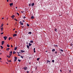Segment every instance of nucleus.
Masks as SVG:
<instances>
[{"instance_id": "f257e3e1", "label": "nucleus", "mask_w": 73, "mask_h": 73, "mask_svg": "<svg viewBox=\"0 0 73 73\" xmlns=\"http://www.w3.org/2000/svg\"><path fill=\"white\" fill-rule=\"evenodd\" d=\"M15 59L14 60V62H15V61H16V60H17V57H14Z\"/></svg>"}, {"instance_id": "f03ea898", "label": "nucleus", "mask_w": 73, "mask_h": 73, "mask_svg": "<svg viewBox=\"0 0 73 73\" xmlns=\"http://www.w3.org/2000/svg\"><path fill=\"white\" fill-rule=\"evenodd\" d=\"M19 23L21 25H24V24H23V23H21V21H20Z\"/></svg>"}, {"instance_id": "7ed1b4c3", "label": "nucleus", "mask_w": 73, "mask_h": 73, "mask_svg": "<svg viewBox=\"0 0 73 73\" xmlns=\"http://www.w3.org/2000/svg\"><path fill=\"white\" fill-rule=\"evenodd\" d=\"M7 36H4L3 37V38H4V40H7Z\"/></svg>"}, {"instance_id": "20e7f679", "label": "nucleus", "mask_w": 73, "mask_h": 73, "mask_svg": "<svg viewBox=\"0 0 73 73\" xmlns=\"http://www.w3.org/2000/svg\"><path fill=\"white\" fill-rule=\"evenodd\" d=\"M13 37H15V36H17V34H15L13 35Z\"/></svg>"}, {"instance_id": "39448f33", "label": "nucleus", "mask_w": 73, "mask_h": 73, "mask_svg": "<svg viewBox=\"0 0 73 73\" xmlns=\"http://www.w3.org/2000/svg\"><path fill=\"white\" fill-rule=\"evenodd\" d=\"M47 63H48V64H50V62L48 60H47Z\"/></svg>"}, {"instance_id": "423d86ee", "label": "nucleus", "mask_w": 73, "mask_h": 73, "mask_svg": "<svg viewBox=\"0 0 73 73\" xmlns=\"http://www.w3.org/2000/svg\"><path fill=\"white\" fill-rule=\"evenodd\" d=\"M23 69L24 70H26V69H27V67H24Z\"/></svg>"}, {"instance_id": "0eeeda50", "label": "nucleus", "mask_w": 73, "mask_h": 73, "mask_svg": "<svg viewBox=\"0 0 73 73\" xmlns=\"http://www.w3.org/2000/svg\"><path fill=\"white\" fill-rule=\"evenodd\" d=\"M4 41H2L1 45H3V44H4Z\"/></svg>"}, {"instance_id": "6e6552de", "label": "nucleus", "mask_w": 73, "mask_h": 73, "mask_svg": "<svg viewBox=\"0 0 73 73\" xmlns=\"http://www.w3.org/2000/svg\"><path fill=\"white\" fill-rule=\"evenodd\" d=\"M9 5H10V7H11V5H12V6L13 5V3H10Z\"/></svg>"}, {"instance_id": "1a4fd4ad", "label": "nucleus", "mask_w": 73, "mask_h": 73, "mask_svg": "<svg viewBox=\"0 0 73 73\" xmlns=\"http://www.w3.org/2000/svg\"><path fill=\"white\" fill-rule=\"evenodd\" d=\"M34 5H35V3H33L31 4V6L33 7V6H34Z\"/></svg>"}, {"instance_id": "9d476101", "label": "nucleus", "mask_w": 73, "mask_h": 73, "mask_svg": "<svg viewBox=\"0 0 73 73\" xmlns=\"http://www.w3.org/2000/svg\"><path fill=\"white\" fill-rule=\"evenodd\" d=\"M21 52H22V53H23L24 52H25V51L23 50H21Z\"/></svg>"}, {"instance_id": "9b49d317", "label": "nucleus", "mask_w": 73, "mask_h": 73, "mask_svg": "<svg viewBox=\"0 0 73 73\" xmlns=\"http://www.w3.org/2000/svg\"><path fill=\"white\" fill-rule=\"evenodd\" d=\"M3 27L1 28V32H2V31H3Z\"/></svg>"}, {"instance_id": "f8f14e48", "label": "nucleus", "mask_w": 73, "mask_h": 73, "mask_svg": "<svg viewBox=\"0 0 73 73\" xmlns=\"http://www.w3.org/2000/svg\"><path fill=\"white\" fill-rule=\"evenodd\" d=\"M17 47H15L14 49L15 50H17Z\"/></svg>"}, {"instance_id": "ddd939ff", "label": "nucleus", "mask_w": 73, "mask_h": 73, "mask_svg": "<svg viewBox=\"0 0 73 73\" xmlns=\"http://www.w3.org/2000/svg\"><path fill=\"white\" fill-rule=\"evenodd\" d=\"M29 46H31L32 45V44L30 43H29Z\"/></svg>"}, {"instance_id": "4468645a", "label": "nucleus", "mask_w": 73, "mask_h": 73, "mask_svg": "<svg viewBox=\"0 0 73 73\" xmlns=\"http://www.w3.org/2000/svg\"><path fill=\"white\" fill-rule=\"evenodd\" d=\"M28 34L29 35H31V34H32V33L31 32H29Z\"/></svg>"}, {"instance_id": "2eb2a0df", "label": "nucleus", "mask_w": 73, "mask_h": 73, "mask_svg": "<svg viewBox=\"0 0 73 73\" xmlns=\"http://www.w3.org/2000/svg\"><path fill=\"white\" fill-rule=\"evenodd\" d=\"M52 52H54L55 51V49H53L52 50Z\"/></svg>"}, {"instance_id": "dca6fc26", "label": "nucleus", "mask_w": 73, "mask_h": 73, "mask_svg": "<svg viewBox=\"0 0 73 73\" xmlns=\"http://www.w3.org/2000/svg\"><path fill=\"white\" fill-rule=\"evenodd\" d=\"M3 24H2L1 25V28H3Z\"/></svg>"}, {"instance_id": "f3484780", "label": "nucleus", "mask_w": 73, "mask_h": 73, "mask_svg": "<svg viewBox=\"0 0 73 73\" xmlns=\"http://www.w3.org/2000/svg\"><path fill=\"white\" fill-rule=\"evenodd\" d=\"M9 49H10V48H8L6 49V50L8 51V50H9Z\"/></svg>"}, {"instance_id": "a211bd4d", "label": "nucleus", "mask_w": 73, "mask_h": 73, "mask_svg": "<svg viewBox=\"0 0 73 73\" xmlns=\"http://www.w3.org/2000/svg\"><path fill=\"white\" fill-rule=\"evenodd\" d=\"M29 7H31V3H29Z\"/></svg>"}, {"instance_id": "6ab92c4d", "label": "nucleus", "mask_w": 73, "mask_h": 73, "mask_svg": "<svg viewBox=\"0 0 73 73\" xmlns=\"http://www.w3.org/2000/svg\"><path fill=\"white\" fill-rule=\"evenodd\" d=\"M30 42L31 43H33V40H32L30 41Z\"/></svg>"}, {"instance_id": "aec40b11", "label": "nucleus", "mask_w": 73, "mask_h": 73, "mask_svg": "<svg viewBox=\"0 0 73 73\" xmlns=\"http://www.w3.org/2000/svg\"><path fill=\"white\" fill-rule=\"evenodd\" d=\"M31 19H34V17H33V16H32L31 17Z\"/></svg>"}, {"instance_id": "412c9836", "label": "nucleus", "mask_w": 73, "mask_h": 73, "mask_svg": "<svg viewBox=\"0 0 73 73\" xmlns=\"http://www.w3.org/2000/svg\"><path fill=\"white\" fill-rule=\"evenodd\" d=\"M27 48H28V49H29V46L27 45Z\"/></svg>"}, {"instance_id": "4be33fe9", "label": "nucleus", "mask_w": 73, "mask_h": 73, "mask_svg": "<svg viewBox=\"0 0 73 73\" xmlns=\"http://www.w3.org/2000/svg\"><path fill=\"white\" fill-rule=\"evenodd\" d=\"M12 18H13V17H15V16L14 15H13L11 17Z\"/></svg>"}, {"instance_id": "5701e85b", "label": "nucleus", "mask_w": 73, "mask_h": 73, "mask_svg": "<svg viewBox=\"0 0 73 73\" xmlns=\"http://www.w3.org/2000/svg\"><path fill=\"white\" fill-rule=\"evenodd\" d=\"M26 24L27 25V27H29V25L28 23H27Z\"/></svg>"}, {"instance_id": "b1692460", "label": "nucleus", "mask_w": 73, "mask_h": 73, "mask_svg": "<svg viewBox=\"0 0 73 73\" xmlns=\"http://www.w3.org/2000/svg\"><path fill=\"white\" fill-rule=\"evenodd\" d=\"M1 47V49H2L3 48V46H0Z\"/></svg>"}, {"instance_id": "393cba45", "label": "nucleus", "mask_w": 73, "mask_h": 73, "mask_svg": "<svg viewBox=\"0 0 73 73\" xmlns=\"http://www.w3.org/2000/svg\"><path fill=\"white\" fill-rule=\"evenodd\" d=\"M39 59H40V58H38L37 59V61H38Z\"/></svg>"}, {"instance_id": "a878e982", "label": "nucleus", "mask_w": 73, "mask_h": 73, "mask_svg": "<svg viewBox=\"0 0 73 73\" xmlns=\"http://www.w3.org/2000/svg\"><path fill=\"white\" fill-rule=\"evenodd\" d=\"M18 61H19V62H20V61H21V60H19V59H18Z\"/></svg>"}, {"instance_id": "bb28decb", "label": "nucleus", "mask_w": 73, "mask_h": 73, "mask_svg": "<svg viewBox=\"0 0 73 73\" xmlns=\"http://www.w3.org/2000/svg\"><path fill=\"white\" fill-rule=\"evenodd\" d=\"M7 47H9V44H7Z\"/></svg>"}, {"instance_id": "cd10ccee", "label": "nucleus", "mask_w": 73, "mask_h": 73, "mask_svg": "<svg viewBox=\"0 0 73 73\" xmlns=\"http://www.w3.org/2000/svg\"><path fill=\"white\" fill-rule=\"evenodd\" d=\"M60 51H61V52H63V50H62V49H60Z\"/></svg>"}, {"instance_id": "c85d7f7f", "label": "nucleus", "mask_w": 73, "mask_h": 73, "mask_svg": "<svg viewBox=\"0 0 73 73\" xmlns=\"http://www.w3.org/2000/svg\"><path fill=\"white\" fill-rule=\"evenodd\" d=\"M57 29L56 28L55 29V31L56 32H57Z\"/></svg>"}, {"instance_id": "c756f323", "label": "nucleus", "mask_w": 73, "mask_h": 73, "mask_svg": "<svg viewBox=\"0 0 73 73\" xmlns=\"http://www.w3.org/2000/svg\"><path fill=\"white\" fill-rule=\"evenodd\" d=\"M15 53H16V52H15V51H14L13 52V54H15Z\"/></svg>"}, {"instance_id": "7c9ffc66", "label": "nucleus", "mask_w": 73, "mask_h": 73, "mask_svg": "<svg viewBox=\"0 0 73 73\" xmlns=\"http://www.w3.org/2000/svg\"><path fill=\"white\" fill-rule=\"evenodd\" d=\"M23 18L24 19H25V18H26V17H25V16H24L23 17Z\"/></svg>"}, {"instance_id": "2f4dec72", "label": "nucleus", "mask_w": 73, "mask_h": 73, "mask_svg": "<svg viewBox=\"0 0 73 73\" xmlns=\"http://www.w3.org/2000/svg\"><path fill=\"white\" fill-rule=\"evenodd\" d=\"M21 58H24V56H21Z\"/></svg>"}, {"instance_id": "473e14b6", "label": "nucleus", "mask_w": 73, "mask_h": 73, "mask_svg": "<svg viewBox=\"0 0 73 73\" xmlns=\"http://www.w3.org/2000/svg\"><path fill=\"white\" fill-rule=\"evenodd\" d=\"M52 62H54V60H52Z\"/></svg>"}, {"instance_id": "72a5a7b5", "label": "nucleus", "mask_w": 73, "mask_h": 73, "mask_svg": "<svg viewBox=\"0 0 73 73\" xmlns=\"http://www.w3.org/2000/svg\"><path fill=\"white\" fill-rule=\"evenodd\" d=\"M70 46H73V44L72 43L70 44Z\"/></svg>"}, {"instance_id": "f704fd0d", "label": "nucleus", "mask_w": 73, "mask_h": 73, "mask_svg": "<svg viewBox=\"0 0 73 73\" xmlns=\"http://www.w3.org/2000/svg\"><path fill=\"white\" fill-rule=\"evenodd\" d=\"M8 60V62H11L12 61H11V60H9V61H8V60Z\"/></svg>"}, {"instance_id": "c9c22d12", "label": "nucleus", "mask_w": 73, "mask_h": 73, "mask_svg": "<svg viewBox=\"0 0 73 73\" xmlns=\"http://www.w3.org/2000/svg\"><path fill=\"white\" fill-rule=\"evenodd\" d=\"M17 15H18V16H19V13H17Z\"/></svg>"}, {"instance_id": "e433bc0d", "label": "nucleus", "mask_w": 73, "mask_h": 73, "mask_svg": "<svg viewBox=\"0 0 73 73\" xmlns=\"http://www.w3.org/2000/svg\"><path fill=\"white\" fill-rule=\"evenodd\" d=\"M10 53H11V54H12V51H11V52H10Z\"/></svg>"}, {"instance_id": "4c0bfd02", "label": "nucleus", "mask_w": 73, "mask_h": 73, "mask_svg": "<svg viewBox=\"0 0 73 73\" xmlns=\"http://www.w3.org/2000/svg\"><path fill=\"white\" fill-rule=\"evenodd\" d=\"M11 38V37H9V40H10Z\"/></svg>"}, {"instance_id": "58836bf2", "label": "nucleus", "mask_w": 73, "mask_h": 73, "mask_svg": "<svg viewBox=\"0 0 73 73\" xmlns=\"http://www.w3.org/2000/svg\"><path fill=\"white\" fill-rule=\"evenodd\" d=\"M55 54H57V51L55 52Z\"/></svg>"}, {"instance_id": "ea45409f", "label": "nucleus", "mask_w": 73, "mask_h": 73, "mask_svg": "<svg viewBox=\"0 0 73 73\" xmlns=\"http://www.w3.org/2000/svg\"><path fill=\"white\" fill-rule=\"evenodd\" d=\"M54 46H57V47H58V46H57V45H54Z\"/></svg>"}, {"instance_id": "a19ab883", "label": "nucleus", "mask_w": 73, "mask_h": 73, "mask_svg": "<svg viewBox=\"0 0 73 73\" xmlns=\"http://www.w3.org/2000/svg\"><path fill=\"white\" fill-rule=\"evenodd\" d=\"M35 49H36V48H34V49H33L34 51V50H35Z\"/></svg>"}, {"instance_id": "79ce46f5", "label": "nucleus", "mask_w": 73, "mask_h": 73, "mask_svg": "<svg viewBox=\"0 0 73 73\" xmlns=\"http://www.w3.org/2000/svg\"><path fill=\"white\" fill-rule=\"evenodd\" d=\"M34 53H36V51L35 50L34 51Z\"/></svg>"}, {"instance_id": "37998d69", "label": "nucleus", "mask_w": 73, "mask_h": 73, "mask_svg": "<svg viewBox=\"0 0 73 73\" xmlns=\"http://www.w3.org/2000/svg\"><path fill=\"white\" fill-rule=\"evenodd\" d=\"M27 73H29V71H27Z\"/></svg>"}, {"instance_id": "c03bdc74", "label": "nucleus", "mask_w": 73, "mask_h": 73, "mask_svg": "<svg viewBox=\"0 0 73 73\" xmlns=\"http://www.w3.org/2000/svg\"><path fill=\"white\" fill-rule=\"evenodd\" d=\"M15 21H18L17 19H15Z\"/></svg>"}, {"instance_id": "a18cd8bd", "label": "nucleus", "mask_w": 73, "mask_h": 73, "mask_svg": "<svg viewBox=\"0 0 73 73\" xmlns=\"http://www.w3.org/2000/svg\"><path fill=\"white\" fill-rule=\"evenodd\" d=\"M3 33H1V35H3Z\"/></svg>"}, {"instance_id": "49530a36", "label": "nucleus", "mask_w": 73, "mask_h": 73, "mask_svg": "<svg viewBox=\"0 0 73 73\" xmlns=\"http://www.w3.org/2000/svg\"><path fill=\"white\" fill-rule=\"evenodd\" d=\"M45 52H46V53H47V52H48V51H47V50H46L45 51Z\"/></svg>"}, {"instance_id": "de8ad7c7", "label": "nucleus", "mask_w": 73, "mask_h": 73, "mask_svg": "<svg viewBox=\"0 0 73 73\" xmlns=\"http://www.w3.org/2000/svg\"><path fill=\"white\" fill-rule=\"evenodd\" d=\"M11 47H13V46H12V45H11Z\"/></svg>"}, {"instance_id": "09e8293b", "label": "nucleus", "mask_w": 73, "mask_h": 73, "mask_svg": "<svg viewBox=\"0 0 73 73\" xmlns=\"http://www.w3.org/2000/svg\"><path fill=\"white\" fill-rule=\"evenodd\" d=\"M71 72V70H69V73H70Z\"/></svg>"}, {"instance_id": "8fccbe9b", "label": "nucleus", "mask_w": 73, "mask_h": 73, "mask_svg": "<svg viewBox=\"0 0 73 73\" xmlns=\"http://www.w3.org/2000/svg\"><path fill=\"white\" fill-rule=\"evenodd\" d=\"M17 53H18V54H19V53H20V52H17Z\"/></svg>"}, {"instance_id": "3c124183", "label": "nucleus", "mask_w": 73, "mask_h": 73, "mask_svg": "<svg viewBox=\"0 0 73 73\" xmlns=\"http://www.w3.org/2000/svg\"><path fill=\"white\" fill-rule=\"evenodd\" d=\"M7 2H8L9 1V0H7Z\"/></svg>"}, {"instance_id": "603ef678", "label": "nucleus", "mask_w": 73, "mask_h": 73, "mask_svg": "<svg viewBox=\"0 0 73 73\" xmlns=\"http://www.w3.org/2000/svg\"><path fill=\"white\" fill-rule=\"evenodd\" d=\"M10 57H11V56H8V58H10Z\"/></svg>"}, {"instance_id": "864d4df0", "label": "nucleus", "mask_w": 73, "mask_h": 73, "mask_svg": "<svg viewBox=\"0 0 73 73\" xmlns=\"http://www.w3.org/2000/svg\"><path fill=\"white\" fill-rule=\"evenodd\" d=\"M18 56H20V55H19V54H18Z\"/></svg>"}, {"instance_id": "5fc2aeb1", "label": "nucleus", "mask_w": 73, "mask_h": 73, "mask_svg": "<svg viewBox=\"0 0 73 73\" xmlns=\"http://www.w3.org/2000/svg\"><path fill=\"white\" fill-rule=\"evenodd\" d=\"M23 22H25V21H24V20H23Z\"/></svg>"}, {"instance_id": "6e6d98bb", "label": "nucleus", "mask_w": 73, "mask_h": 73, "mask_svg": "<svg viewBox=\"0 0 73 73\" xmlns=\"http://www.w3.org/2000/svg\"><path fill=\"white\" fill-rule=\"evenodd\" d=\"M2 19H4V17H3V18H2Z\"/></svg>"}, {"instance_id": "4d7b16f0", "label": "nucleus", "mask_w": 73, "mask_h": 73, "mask_svg": "<svg viewBox=\"0 0 73 73\" xmlns=\"http://www.w3.org/2000/svg\"><path fill=\"white\" fill-rule=\"evenodd\" d=\"M60 72H62V71L61 70H60Z\"/></svg>"}, {"instance_id": "13d9d810", "label": "nucleus", "mask_w": 73, "mask_h": 73, "mask_svg": "<svg viewBox=\"0 0 73 73\" xmlns=\"http://www.w3.org/2000/svg\"><path fill=\"white\" fill-rule=\"evenodd\" d=\"M13 31H15V29H13Z\"/></svg>"}, {"instance_id": "bf43d9fd", "label": "nucleus", "mask_w": 73, "mask_h": 73, "mask_svg": "<svg viewBox=\"0 0 73 73\" xmlns=\"http://www.w3.org/2000/svg\"><path fill=\"white\" fill-rule=\"evenodd\" d=\"M16 19L15 18L14 19V20H16Z\"/></svg>"}, {"instance_id": "052dcab7", "label": "nucleus", "mask_w": 73, "mask_h": 73, "mask_svg": "<svg viewBox=\"0 0 73 73\" xmlns=\"http://www.w3.org/2000/svg\"><path fill=\"white\" fill-rule=\"evenodd\" d=\"M17 31H15V33H17Z\"/></svg>"}, {"instance_id": "680f3d73", "label": "nucleus", "mask_w": 73, "mask_h": 73, "mask_svg": "<svg viewBox=\"0 0 73 73\" xmlns=\"http://www.w3.org/2000/svg\"><path fill=\"white\" fill-rule=\"evenodd\" d=\"M23 12H21V13H23Z\"/></svg>"}, {"instance_id": "e2e57ef3", "label": "nucleus", "mask_w": 73, "mask_h": 73, "mask_svg": "<svg viewBox=\"0 0 73 73\" xmlns=\"http://www.w3.org/2000/svg\"><path fill=\"white\" fill-rule=\"evenodd\" d=\"M9 56H11V55L10 54V55H9Z\"/></svg>"}, {"instance_id": "0e129e2a", "label": "nucleus", "mask_w": 73, "mask_h": 73, "mask_svg": "<svg viewBox=\"0 0 73 73\" xmlns=\"http://www.w3.org/2000/svg\"><path fill=\"white\" fill-rule=\"evenodd\" d=\"M29 64H31V62L29 63Z\"/></svg>"}, {"instance_id": "69168bd1", "label": "nucleus", "mask_w": 73, "mask_h": 73, "mask_svg": "<svg viewBox=\"0 0 73 73\" xmlns=\"http://www.w3.org/2000/svg\"><path fill=\"white\" fill-rule=\"evenodd\" d=\"M15 8H17V7H16Z\"/></svg>"}, {"instance_id": "338daca9", "label": "nucleus", "mask_w": 73, "mask_h": 73, "mask_svg": "<svg viewBox=\"0 0 73 73\" xmlns=\"http://www.w3.org/2000/svg\"><path fill=\"white\" fill-rule=\"evenodd\" d=\"M22 28H23V26H21Z\"/></svg>"}, {"instance_id": "774afa93", "label": "nucleus", "mask_w": 73, "mask_h": 73, "mask_svg": "<svg viewBox=\"0 0 73 73\" xmlns=\"http://www.w3.org/2000/svg\"><path fill=\"white\" fill-rule=\"evenodd\" d=\"M0 54H1V53Z\"/></svg>"}]
</instances>
